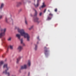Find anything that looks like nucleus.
<instances>
[{
  "mask_svg": "<svg viewBox=\"0 0 76 76\" xmlns=\"http://www.w3.org/2000/svg\"><path fill=\"white\" fill-rule=\"evenodd\" d=\"M2 50L1 49H0V51H2Z\"/></svg>",
  "mask_w": 76,
  "mask_h": 76,
  "instance_id": "obj_35",
  "label": "nucleus"
},
{
  "mask_svg": "<svg viewBox=\"0 0 76 76\" xmlns=\"http://www.w3.org/2000/svg\"><path fill=\"white\" fill-rule=\"evenodd\" d=\"M55 11L56 12H57V9H56L55 10Z\"/></svg>",
  "mask_w": 76,
  "mask_h": 76,
  "instance_id": "obj_30",
  "label": "nucleus"
},
{
  "mask_svg": "<svg viewBox=\"0 0 76 76\" xmlns=\"http://www.w3.org/2000/svg\"><path fill=\"white\" fill-rule=\"evenodd\" d=\"M33 26H31V28H29V29L31 30V28H33Z\"/></svg>",
  "mask_w": 76,
  "mask_h": 76,
  "instance_id": "obj_26",
  "label": "nucleus"
},
{
  "mask_svg": "<svg viewBox=\"0 0 76 76\" xmlns=\"http://www.w3.org/2000/svg\"><path fill=\"white\" fill-rule=\"evenodd\" d=\"M39 43V42H37V43L38 44V43Z\"/></svg>",
  "mask_w": 76,
  "mask_h": 76,
  "instance_id": "obj_36",
  "label": "nucleus"
},
{
  "mask_svg": "<svg viewBox=\"0 0 76 76\" xmlns=\"http://www.w3.org/2000/svg\"><path fill=\"white\" fill-rule=\"evenodd\" d=\"M42 12H40L39 14V15L40 16H41L42 15Z\"/></svg>",
  "mask_w": 76,
  "mask_h": 76,
  "instance_id": "obj_25",
  "label": "nucleus"
},
{
  "mask_svg": "<svg viewBox=\"0 0 76 76\" xmlns=\"http://www.w3.org/2000/svg\"><path fill=\"white\" fill-rule=\"evenodd\" d=\"M2 57H4V56H2Z\"/></svg>",
  "mask_w": 76,
  "mask_h": 76,
  "instance_id": "obj_37",
  "label": "nucleus"
},
{
  "mask_svg": "<svg viewBox=\"0 0 76 76\" xmlns=\"http://www.w3.org/2000/svg\"><path fill=\"white\" fill-rule=\"evenodd\" d=\"M30 73L29 72V73H28V76H30Z\"/></svg>",
  "mask_w": 76,
  "mask_h": 76,
  "instance_id": "obj_33",
  "label": "nucleus"
},
{
  "mask_svg": "<svg viewBox=\"0 0 76 76\" xmlns=\"http://www.w3.org/2000/svg\"><path fill=\"white\" fill-rule=\"evenodd\" d=\"M5 20H6V21L7 22V18H5Z\"/></svg>",
  "mask_w": 76,
  "mask_h": 76,
  "instance_id": "obj_29",
  "label": "nucleus"
},
{
  "mask_svg": "<svg viewBox=\"0 0 76 76\" xmlns=\"http://www.w3.org/2000/svg\"><path fill=\"white\" fill-rule=\"evenodd\" d=\"M17 28L18 32L20 33L21 35L22 36H23L25 38H26L27 41L29 42L30 39V36L29 34L25 32L23 29H20L19 28Z\"/></svg>",
  "mask_w": 76,
  "mask_h": 76,
  "instance_id": "obj_1",
  "label": "nucleus"
},
{
  "mask_svg": "<svg viewBox=\"0 0 76 76\" xmlns=\"http://www.w3.org/2000/svg\"><path fill=\"white\" fill-rule=\"evenodd\" d=\"M48 51L47 50V48L46 47L45 48V56L47 57L48 56Z\"/></svg>",
  "mask_w": 76,
  "mask_h": 76,
  "instance_id": "obj_4",
  "label": "nucleus"
},
{
  "mask_svg": "<svg viewBox=\"0 0 76 76\" xmlns=\"http://www.w3.org/2000/svg\"><path fill=\"white\" fill-rule=\"evenodd\" d=\"M51 18L50 17L48 16V18L47 19V20H51Z\"/></svg>",
  "mask_w": 76,
  "mask_h": 76,
  "instance_id": "obj_19",
  "label": "nucleus"
},
{
  "mask_svg": "<svg viewBox=\"0 0 76 76\" xmlns=\"http://www.w3.org/2000/svg\"><path fill=\"white\" fill-rule=\"evenodd\" d=\"M12 38L11 37H10L8 39V41H10L11 40Z\"/></svg>",
  "mask_w": 76,
  "mask_h": 76,
  "instance_id": "obj_20",
  "label": "nucleus"
},
{
  "mask_svg": "<svg viewBox=\"0 0 76 76\" xmlns=\"http://www.w3.org/2000/svg\"><path fill=\"white\" fill-rule=\"evenodd\" d=\"M4 3H2L1 4V7H0V9H1L4 7Z\"/></svg>",
  "mask_w": 76,
  "mask_h": 76,
  "instance_id": "obj_12",
  "label": "nucleus"
},
{
  "mask_svg": "<svg viewBox=\"0 0 76 76\" xmlns=\"http://www.w3.org/2000/svg\"><path fill=\"white\" fill-rule=\"evenodd\" d=\"M2 15H0V20L2 18Z\"/></svg>",
  "mask_w": 76,
  "mask_h": 76,
  "instance_id": "obj_27",
  "label": "nucleus"
},
{
  "mask_svg": "<svg viewBox=\"0 0 76 76\" xmlns=\"http://www.w3.org/2000/svg\"><path fill=\"white\" fill-rule=\"evenodd\" d=\"M48 11L49 12H50V10H48Z\"/></svg>",
  "mask_w": 76,
  "mask_h": 76,
  "instance_id": "obj_34",
  "label": "nucleus"
},
{
  "mask_svg": "<svg viewBox=\"0 0 76 76\" xmlns=\"http://www.w3.org/2000/svg\"><path fill=\"white\" fill-rule=\"evenodd\" d=\"M46 10V9L45 10H44V13H45V12Z\"/></svg>",
  "mask_w": 76,
  "mask_h": 76,
  "instance_id": "obj_31",
  "label": "nucleus"
},
{
  "mask_svg": "<svg viewBox=\"0 0 76 76\" xmlns=\"http://www.w3.org/2000/svg\"><path fill=\"white\" fill-rule=\"evenodd\" d=\"M27 68V65H24V66H22L21 67V69H24Z\"/></svg>",
  "mask_w": 76,
  "mask_h": 76,
  "instance_id": "obj_7",
  "label": "nucleus"
},
{
  "mask_svg": "<svg viewBox=\"0 0 76 76\" xmlns=\"http://www.w3.org/2000/svg\"><path fill=\"white\" fill-rule=\"evenodd\" d=\"M5 38H3V39H1V40L2 41V42H3V45L6 47H7V44L3 42V41L5 39Z\"/></svg>",
  "mask_w": 76,
  "mask_h": 76,
  "instance_id": "obj_6",
  "label": "nucleus"
},
{
  "mask_svg": "<svg viewBox=\"0 0 76 76\" xmlns=\"http://www.w3.org/2000/svg\"><path fill=\"white\" fill-rule=\"evenodd\" d=\"M31 64V62L30 61H28V65L29 66H30Z\"/></svg>",
  "mask_w": 76,
  "mask_h": 76,
  "instance_id": "obj_18",
  "label": "nucleus"
},
{
  "mask_svg": "<svg viewBox=\"0 0 76 76\" xmlns=\"http://www.w3.org/2000/svg\"><path fill=\"white\" fill-rule=\"evenodd\" d=\"M3 67L4 68H5V67H6L7 69L5 70V71L3 72V73L6 74V75H7L8 76H10V73L7 72V71L9 70L10 67H7V64H5L4 66Z\"/></svg>",
  "mask_w": 76,
  "mask_h": 76,
  "instance_id": "obj_2",
  "label": "nucleus"
},
{
  "mask_svg": "<svg viewBox=\"0 0 76 76\" xmlns=\"http://www.w3.org/2000/svg\"><path fill=\"white\" fill-rule=\"evenodd\" d=\"M22 4V2H18L17 3V7H18L21 4Z\"/></svg>",
  "mask_w": 76,
  "mask_h": 76,
  "instance_id": "obj_13",
  "label": "nucleus"
},
{
  "mask_svg": "<svg viewBox=\"0 0 76 76\" xmlns=\"http://www.w3.org/2000/svg\"><path fill=\"white\" fill-rule=\"evenodd\" d=\"M39 5V0H37V5L36 6V5H35V7L36 8Z\"/></svg>",
  "mask_w": 76,
  "mask_h": 76,
  "instance_id": "obj_15",
  "label": "nucleus"
},
{
  "mask_svg": "<svg viewBox=\"0 0 76 76\" xmlns=\"http://www.w3.org/2000/svg\"><path fill=\"white\" fill-rule=\"evenodd\" d=\"M37 49V45H35V50H36Z\"/></svg>",
  "mask_w": 76,
  "mask_h": 76,
  "instance_id": "obj_24",
  "label": "nucleus"
},
{
  "mask_svg": "<svg viewBox=\"0 0 76 76\" xmlns=\"http://www.w3.org/2000/svg\"><path fill=\"white\" fill-rule=\"evenodd\" d=\"M15 29H16V28H15Z\"/></svg>",
  "mask_w": 76,
  "mask_h": 76,
  "instance_id": "obj_38",
  "label": "nucleus"
},
{
  "mask_svg": "<svg viewBox=\"0 0 76 76\" xmlns=\"http://www.w3.org/2000/svg\"><path fill=\"white\" fill-rule=\"evenodd\" d=\"M33 10L34 11H35V14L34 15V16H36L37 15V12L36 10L35 9H34Z\"/></svg>",
  "mask_w": 76,
  "mask_h": 76,
  "instance_id": "obj_11",
  "label": "nucleus"
},
{
  "mask_svg": "<svg viewBox=\"0 0 76 76\" xmlns=\"http://www.w3.org/2000/svg\"><path fill=\"white\" fill-rule=\"evenodd\" d=\"M20 41H21V43L23 45V46H24L25 45V44H24L23 43V39H21V40H20Z\"/></svg>",
  "mask_w": 76,
  "mask_h": 76,
  "instance_id": "obj_17",
  "label": "nucleus"
},
{
  "mask_svg": "<svg viewBox=\"0 0 76 76\" xmlns=\"http://www.w3.org/2000/svg\"><path fill=\"white\" fill-rule=\"evenodd\" d=\"M37 39H39V36H38L37 37Z\"/></svg>",
  "mask_w": 76,
  "mask_h": 76,
  "instance_id": "obj_32",
  "label": "nucleus"
},
{
  "mask_svg": "<svg viewBox=\"0 0 76 76\" xmlns=\"http://www.w3.org/2000/svg\"><path fill=\"white\" fill-rule=\"evenodd\" d=\"M42 4H43V5L41 7H40L39 8V9L40 10L41 9V8H44L46 6L45 5V3L44 2Z\"/></svg>",
  "mask_w": 76,
  "mask_h": 76,
  "instance_id": "obj_9",
  "label": "nucleus"
},
{
  "mask_svg": "<svg viewBox=\"0 0 76 76\" xmlns=\"http://www.w3.org/2000/svg\"><path fill=\"white\" fill-rule=\"evenodd\" d=\"M34 1H35V0H34Z\"/></svg>",
  "mask_w": 76,
  "mask_h": 76,
  "instance_id": "obj_39",
  "label": "nucleus"
},
{
  "mask_svg": "<svg viewBox=\"0 0 76 76\" xmlns=\"http://www.w3.org/2000/svg\"><path fill=\"white\" fill-rule=\"evenodd\" d=\"M21 57H19L17 59V64L19 62V61L20 59H21Z\"/></svg>",
  "mask_w": 76,
  "mask_h": 76,
  "instance_id": "obj_14",
  "label": "nucleus"
},
{
  "mask_svg": "<svg viewBox=\"0 0 76 76\" xmlns=\"http://www.w3.org/2000/svg\"><path fill=\"white\" fill-rule=\"evenodd\" d=\"M9 48H10L11 49H13V46L11 45H10V46L8 47V48H7V51H8V49Z\"/></svg>",
  "mask_w": 76,
  "mask_h": 76,
  "instance_id": "obj_16",
  "label": "nucleus"
},
{
  "mask_svg": "<svg viewBox=\"0 0 76 76\" xmlns=\"http://www.w3.org/2000/svg\"><path fill=\"white\" fill-rule=\"evenodd\" d=\"M25 23H26V25L28 24V23H27V21L26 20V18H25Z\"/></svg>",
  "mask_w": 76,
  "mask_h": 76,
  "instance_id": "obj_22",
  "label": "nucleus"
},
{
  "mask_svg": "<svg viewBox=\"0 0 76 76\" xmlns=\"http://www.w3.org/2000/svg\"><path fill=\"white\" fill-rule=\"evenodd\" d=\"M0 30L1 31L0 33V38H1L2 37L4 36L5 34V32L6 30V28H5L4 29H2L0 26Z\"/></svg>",
  "mask_w": 76,
  "mask_h": 76,
  "instance_id": "obj_3",
  "label": "nucleus"
},
{
  "mask_svg": "<svg viewBox=\"0 0 76 76\" xmlns=\"http://www.w3.org/2000/svg\"><path fill=\"white\" fill-rule=\"evenodd\" d=\"M3 62L2 61H1L0 62V66H1L2 64H3Z\"/></svg>",
  "mask_w": 76,
  "mask_h": 76,
  "instance_id": "obj_21",
  "label": "nucleus"
},
{
  "mask_svg": "<svg viewBox=\"0 0 76 76\" xmlns=\"http://www.w3.org/2000/svg\"><path fill=\"white\" fill-rule=\"evenodd\" d=\"M10 20H11V22H12V23L13 22V20H12L11 18V19H10Z\"/></svg>",
  "mask_w": 76,
  "mask_h": 76,
  "instance_id": "obj_28",
  "label": "nucleus"
},
{
  "mask_svg": "<svg viewBox=\"0 0 76 76\" xmlns=\"http://www.w3.org/2000/svg\"><path fill=\"white\" fill-rule=\"evenodd\" d=\"M16 36L18 38V39L20 40L21 35L20 34H18L16 35Z\"/></svg>",
  "mask_w": 76,
  "mask_h": 76,
  "instance_id": "obj_10",
  "label": "nucleus"
},
{
  "mask_svg": "<svg viewBox=\"0 0 76 76\" xmlns=\"http://www.w3.org/2000/svg\"><path fill=\"white\" fill-rule=\"evenodd\" d=\"M49 15L50 16H53V15L51 13H50L49 14Z\"/></svg>",
  "mask_w": 76,
  "mask_h": 76,
  "instance_id": "obj_23",
  "label": "nucleus"
},
{
  "mask_svg": "<svg viewBox=\"0 0 76 76\" xmlns=\"http://www.w3.org/2000/svg\"><path fill=\"white\" fill-rule=\"evenodd\" d=\"M39 18L37 17H36L34 20V21L35 22H37V23H39L40 22V21H39Z\"/></svg>",
  "mask_w": 76,
  "mask_h": 76,
  "instance_id": "obj_5",
  "label": "nucleus"
},
{
  "mask_svg": "<svg viewBox=\"0 0 76 76\" xmlns=\"http://www.w3.org/2000/svg\"><path fill=\"white\" fill-rule=\"evenodd\" d=\"M18 49L20 51L23 49V48L22 46H20L18 47Z\"/></svg>",
  "mask_w": 76,
  "mask_h": 76,
  "instance_id": "obj_8",
  "label": "nucleus"
}]
</instances>
